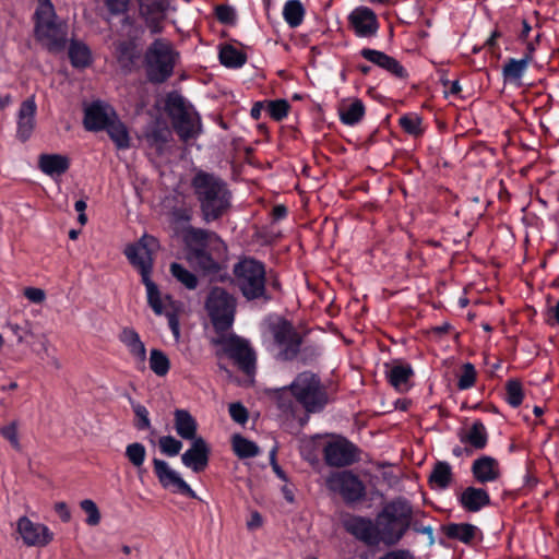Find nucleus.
<instances>
[{"label":"nucleus","instance_id":"obj_1","mask_svg":"<svg viewBox=\"0 0 559 559\" xmlns=\"http://www.w3.org/2000/svg\"><path fill=\"white\" fill-rule=\"evenodd\" d=\"M328 400L325 386L311 371L300 372L289 385L276 390L277 405L285 413H294L295 404L308 413H317L323 409Z\"/></svg>","mask_w":559,"mask_h":559},{"label":"nucleus","instance_id":"obj_2","mask_svg":"<svg viewBox=\"0 0 559 559\" xmlns=\"http://www.w3.org/2000/svg\"><path fill=\"white\" fill-rule=\"evenodd\" d=\"M190 186L205 223L219 219L231 207V192L221 177L199 169L194 173Z\"/></svg>","mask_w":559,"mask_h":559},{"label":"nucleus","instance_id":"obj_3","mask_svg":"<svg viewBox=\"0 0 559 559\" xmlns=\"http://www.w3.org/2000/svg\"><path fill=\"white\" fill-rule=\"evenodd\" d=\"M415 511L411 503L404 499H396L388 503L376 520L378 545L386 546L397 544L413 524Z\"/></svg>","mask_w":559,"mask_h":559},{"label":"nucleus","instance_id":"obj_4","mask_svg":"<svg viewBox=\"0 0 559 559\" xmlns=\"http://www.w3.org/2000/svg\"><path fill=\"white\" fill-rule=\"evenodd\" d=\"M35 35L51 52L61 51L66 46L68 25L57 19L55 8L50 0H37Z\"/></svg>","mask_w":559,"mask_h":559},{"label":"nucleus","instance_id":"obj_5","mask_svg":"<svg viewBox=\"0 0 559 559\" xmlns=\"http://www.w3.org/2000/svg\"><path fill=\"white\" fill-rule=\"evenodd\" d=\"M179 59V53L173 44L164 38H158L151 44L145 62L147 75L152 82L162 83L174 73V68Z\"/></svg>","mask_w":559,"mask_h":559},{"label":"nucleus","instance_id":"obj_6","mask_svg":"<svg viewBox=\"0 0 559 559\" xmlns=\"http://www.w3.org/2000/svg\"><path fill=\"white\" fill-rule=\"evenodd\" d=\"M235 284L248 300L265 294V269L254 259H243L234 266Z\"/></svg>","mask_w":559,"mask_h":559},{"label":"nucleus","instance_id":"obj_7","mask_svg":"<svg viewBox=\"0 0 559 559\" xmlns=\"http://www.w3.org/2000/svg\"><path fill=\"white\" fill-rule=\"evenodd\" d=\"M168 114L174 129L185 142L201 133V120L193 108L187 106L180 96H170L167 100Z\"/></svg>","mask_w":559,"mask_h":559},{"label":"nucleus","instance_id":"obj_8","mask_svg":"<svg viewBox=\"0 0 559 559\" xmlns=\"http://www.w3.org/2000/svg\"><path fill=\"white\" fill-rule=\"evenodd\" d=\"M205 309L215 330L226 331L235 320L236 299L225 289L214 287L206 298Z\"/></svg>","mask_w":559,"mask_h":559},{"label":"nucleus","instance_id":"obj_9","mask_svg":"<svg viewBox=\"0 0 559 559\" xmlns=\"http://www.w3.org/2000/svg\"><path fill=\"white\" fill-rule=\"evenodd\" d=\"M221 347L222 353L234 361V364L247 376L255 372V352L250 343L235 334L222 335L214 340Z\"/></svg>","mask_w":559,"mask_h":559},{"label":"nucleus","instance_id":"obj_10","mask_svg":"<svg viewBox=\"0 0 559 559\" xmlns=\"http://www.w3.org/2000/svg\"><path fill=\"white\" fill-rule=\"evenodd\" d=\"M158 249V241L155 237L143 235L139 241L130 243L124 249V254L130 264L139 271L142 282L151 281L153 269V254Z\"/></svg>","mask_w":559,"mask_h":559},{"label":"nucleus","instance_id":"obj_11","mask_svg":"<svg viewBox=\"0 0 559 559\" xmlns=\"http://www.w3.org/2000/svg\"><path fill=\"white\" fill-rule=\"evenodd\" d=\"M16 532L27 547H45L53 539V533L43 523L21 516L16 522Z\"/></svg>","mask_w":559,"mask_h":559},{"label":"nucleus","instance_id":"obj_12","mask_svg":"<svg viewBox=\"0 0 559 559\" xmlns=\"http://www.w3.org/2000/svg\"><path fill=\"white\" fill-rule=\"evenodd\" d=\"M330 490L338 492L346 501H357L365 492L362 483L350 472H335L326 478Z\"/></svg>","mask_w":559,"mask_h":559},{"label":"nucleus","instance_id":"obj_13","mask_svg":"<svg viewBox=\"0 0 559 559\" xmlns=\"http://www.w3.org/2000/svg\"><path fill=\"white\" fill-rule=\"evenodd\" d=\"M323 454L325 463L335 467L350 465L357 460L354 444L341 437L329 440L323 448Z\"/></svg>","mask_w":559,"mask_h":559},{"label":"nucleus","instance_id":"obj_14","mask_svg":"<svg viewBox=\"0 0 559 559\" xmlns=\"http://www.w3.org/2000/svg\"><path fill=\"white\" fill-rule=\"evenodd\" d=\"M154 473L163 488L174 492H180L190 498H197L195 491L182 479L180 474L173 469L170 465L163 460L153 459Z\"/></svg>","mask_w":559,"mask_h":559},{"label":"nucleus","instance_id":"obj_15","mask_svg":"<svg viewBox=\"0 0 559 559\" xmlns=\"http://www.w3.org/2000/svg\"><path fill=\"white\" fill-rule=\"evenodd\" d=\"M348 23L358 37H373L379 29L378 17L368 7L354 9L348 15Z\"/></svg>","mask_w":559,"mask_h":559},{"label":"nucleus","instance_id":"obj_16","mask_svg":"<svg viewBox=\"0 0 559 559\" xmlns=\"http://www.w3.org/2000/svg\"><path fill=\"white\" fill-rule=\"evenodd\" d=\"M273 334L282 359H293L299 352L300 337L298 333L289 323L282 322L274 328Z\"/></svg>","mask_w":559,"mask_h":559},{"label":"nucleus","instance_id":"obj_17","mask_svg":"<svg viewBox=\"0 0 559 559\" xmlns=\"http://www.w3.org/2000/svg\"><path fill=\"white\" fill-rule=\"evenodd\" d=\"M117 116L111 106L94 102L84 109V127L88 131L104 130Z\"/></svg>","mask_w":559,"mask_h":559},{"label":"nucleus","instance_id":"obj_18","mask_svg":"<svg viewBox=\"0 0 559 559\" xmlns=\"http://www.w3.org/2000/svg\"><path fill=\"white\" fill-rule=\"evenodd\" d=\"M348 533L369 546L378 545L376 522L370 519L354 516L345 521Z\"/></svg>","mask_w":559,"mask_h":559},{"label":"nucleus","instance_id":"obj_19","mask_svg":"<svg viewBox=\"0 0 559 559\" xmlns=\"http://www.w3.org/2000/svg\"><path fill=\"white\" fill-rule=\"evenodd\" d=\"M167 0H142L140 4L141 14L152 33L162 31V22L165 20L168 10Z\"/></svg>","mask_w":559,"mask_h":559},{"label":"nucleus","instance_id":"obj_20","mask_svg":"<svg viewBox=\"0 0 559 559\" xmlns=\"http://www.w3.org/2000/svg\"><path fill=\"white\" fill-rule=\"evenodd\" d=\"M210 449L202 438L194 439L191 447L181 455L182 464L199 473L206 468L209 464Z\"/></svg>","mask_w":559,"mask_h":559},{"label":"nucleus","instance_id":"obj_21","mask_svg":"<svg viewBox=\"0 0 559 559\" xmlns=\"http://www.w3.org/2000/svg\"><path fill=\"white\" fill-rule=\"evenodd\" d=\"M119 341L127 347L129 354L133 357L139 370L145 369L146 348L141 341L139 333L132 328H124L119 334Z\"/></svg>","mask_w":559,"mask_h":559},{"label":"nucleus","instance_id":"obj_22","mask_svg":"<svg viewBox=\"0 0 559 559\" xmlns=\"http://www.w3.org/2000/svg\"><path fill=\"white\" fill-rule=\"evenodd\" d=\"M360 53L366 60L384 69L399 79H404L407 76L406 70L396 59L380 50L364 48Z\"/></svg>","mask_w":559,"mask_h":559},{"label":"nucleus","instance_id":"obj_23","mask_svg":"<svg viewBox=\"0 0 559 559\" xmlns=\"http://www.w3.org/2000/svg\"><path fill=\"white\" fill-rule=\"evenodd\" d=\"M37 106L34 97L25 99L17 114V136L22 141H26L32 135L35 128V115Z\"/></svg>","mask_w":559,"mask_h":559},{"label":"nucleus","instance_id":"obj_24","mask_svg":"<svg viewBox=\"0 0 559 559\" xmlns=\"http://www.w3.org/2000/svg\"><path fill=\"white\" fill-rule=\"evenodd\" d=\"M472 473L480 484L496 481L500 477V466L496 459L484 455L473 462Z\"/></svg>","mask_w":559,"mask_h":559},{"label":"nucleus","instance_id":"obj_25","mask_svg":"<svg viewBox=\"0 0 559 559\" xmlns=\"http://www.w3.org/2000/svg\"><path fill=\"white\" fill-rule=\"evenodd\" d=\"M386 368L390 384L400 392H406L411 388V379L414 376L412 366L406 362L394 361Z\"/></svg>","mask_w":559,"mask_h":559},{"label":"nucleus","instance_id":"obj_26","mask_svg":"<svg viewBox=\"0 0 559 559\" xmlns=\"http://www.w3.org/2000/svg\"><path fill=\"white\" fill-rule=\"evenodd\" d=\"M143 284L146 288L147 302L157 316L178 309L176 301H174L169 295H162L152 280Z\"/></svg>","mask_w":559,"mask_h":559},{"label":"nucleus","instance_id":"obj_27","mask_svg":"<svg viewBox=\"0 0 559 559\" xmlns=\"http://www.w3.org/2000/svg\"><path fill=\"white\" fill-rule=\"evenodd\" d=\"M459 501L466 511L477 512L490 503V497L483 488L467 487L461 492Z\"/></svg>","mask_w":559,"mask_h":559},{"label":"nucleus","instance_id":"obj_28","mask_svg":"<svg viewBox=\"0 0 559 559\" xmlns=\"http://www.w3.org/2000/svg\"><path fill=\"white\" fill-rule=\"evenodd\" d=\"M38 166L44 174L55 177L64 174L69 169L70 160L61 154H41Z\"/></svg>","mask_w":559,"mask_h":559},{"label":"nucleus","instance_id":"obj_29","mask_svg":"<svg viewBox=\"0 0 559 559\" xmlns=\"http://www.w3.org/2000/svg\"><path fill=\"white\" fill-rule=\"evenodd\" d=\"M185 241L189 249L188 252H191L202 249L204 250L214 241H218V237L213 231L190 227L186 230Z\"/></svg>","mask_w":559,"mask_h":559},{"label":"nucleus","instance_id":"obj_30","mask_svg":"<svg viewBox=\"0 0 559 559\" xmlns=\"http://www.w3.org/2000/svg\"><path fill=\"white\" fill-rule=\"evenodd\" d=\"M338 115L344 124L354 126L364 117L365 106L358 98L344 99L340 103Z\"/></svg>","mask_w":559,"mask_h":559},{"label":"nucleus","instance_id":"obj_31","mask_svg":"<svg viewBox=\"0 0 559 559\" xmlns=\"http://www.w3.org/2000/svg\"><path fill=\"white\" fill-rule=\"evenodd\" d=\"M175 429L179 437L185 440L194 441L197 438L198 424L191 414L186 409L175 412Z\"/></svg>","mask_w":559,"mask_h":559},{"label":"nucleus","instance_id":"obj_32","mask_svg":"<svg viewBox=\"0 0 559 559\" xmlns=\"http://www.w3.org/2000/svg\"><path fill=\"white\" fill-rule=\"evenodd\" d=\"M530 62L531 57L528 55H525L522 59L510 58L502 68L504 82L520 84Z\"/></svg>","mask_w":559,"mask_h":559},{"label":"nucleus","instance_id":"obj_33","mask_svg":"<svg viewBox=\"0 0 559 559\" xmlns=\"http://www.w3.org/2000/svg\"><path fill=\"white\" fill-rule=\"evenodd\" d=\"M453 481L452 467L448 462L439 461L433 465L429 476L431 488L444 490Z\"/></svg>","mask_w":559,"mask_h":559},{"label":"nucleus","instance_id":"obj_34","mask_svg":"<svg viewBox=\"0 0 559 559\" xmlns=\"http://www.w3.org/2000/svg\"><path fill=\"white\" fill-rule=\"evenodd\" d=\"M119 150L130 147V135L127 127L118 119V116L104 129Z\"/></svg>","mask_w":559,"mask_h":559},{"label":"nucleus","instance_id":"obj_35","mask_svg":"<svg viewBox=\"0 0 559 559\" xmlns=\"http://www.w3.org/2000/svg\"><path fill=\"white\" fill-rule=\"evenodd\" d=\"M124 455L130 464L136 469L139 478L142 479L145 472L143 467L146 459L145 447L140 442L130 443L126 447Z\"/></svg>","mask_w":559,"mask_h":559},{"label":"nucleus","instance_id":"obj_36","mask_svg":"<svg viewBox=\"0 0 559 559\" xmlns=\"http://www.w3.org/2000/svg\"><path fill=\"white\" fill-rule=\"evenodd\" d=\"M487 431L481 421H475L471 428L462 436L461 441L468 443L475 449H484L487 444Z\"/></svg>","mask_w":559,"mask_h":559},{"label":"nucleus","instance_id":"obj_37","mask_svg":"<svg viewBox=\"0 0 559 559\" xmlns=\"http://www.w3.org/2000/svg\"><path fill=\"white\" fill-rule=\"evenodd\" d=\"M219 61L227 68H240L247 61V56L231 45H224L219 50Z\"/></svg>","mask_w":559,"mask_h":559},{"label":"nucleus","instance_id":"obj_38","mask_svg":"<svg viewBox=\"0 0 559 559\" xmlns=\"http://www.w3.org/2000/svg\"><path fill=\"white\" fill-rule=\"evenodd\" d=\"M283 17L293 28L298 27L305 17V8L299 0H288L283 8Z\"/></svg>","mask_w":559,"mask_h":559},{"label":"nucleus","instance_id":"obj_39","mask_svg":"<svg viewBox=\"0 0 559 559\" xmlns=\"http://www.w3.org/2000/svg\"><path fill=\"white\" fill-rule=\"evenodd\" d=\"M188 261L204 272H214L218 269V264L205 249L188 252Z\"/></svg>","mask_w":559,"mask_h":559},{"label":"nucleus","instance_id":"obj_40","mask_svg":"<svg viewBox=\"0 0 559 559\" xmlns=\"http://www.w3.org/2000/svg\"><path fill=\"white\" fill-rule=\"evenodd\" d=\"M148 364L151 370L158 377L166 376L170 369V361L167 355L157 348L151 349Z\"/></svg>","mask_w":559,"mask_h":559},{"label":"nucleus","instance_id":"obj_41","mask_svg":"<svg viewBox=\"0 0 559 559\" xmlns=\"http://www.w3.org/2000/svg\"><path fill=\"white\" fill-rule=\"evenodd\" d=\"M69 58L76 68H85L91 63V51L81 43L73 41L70 45Z\"/></svg>","mask_w":559,"mask_h":559},{"label":"nucleus","instance_id":"obj_42","mask_svg":"<svg viewBox=\"0 0 559 559\" xmlns=\"http://www.w3.org/2000/svg\"><path fill=\"white\" fill-rule=\"evenodd\" d=\"M233 449L240 459L253 457L259 453V448L254 442L239 435L233 437Z\"/></svg>","mask_w":559,"mask_h":559},{"label":"nucleus","instance_id":"obj_43","mask_svg":"<svg viewBox=\"0 0 559 559\" xmlns=\"http://www.w3.org/2000/svg\"><path fill=\"white\" fill-rule=\"evenodd\" d=\"M476 526L467 523L450 524L447 530L449 537L469 543L476 535Z\"/></svg>","mask_w":559,"mask_h":559},{"label":"nucleus","instance_id":"obj_44","mask_svg":"<svg viewBox=\"0 0 559 559\" xmlns=\"http://www.w3.org/2000/svg\"><path fill=\"white\" fill-rule=\"evenodd\" d=\"M171 275L185 285L188 289H194L198 286V280L193 273L188 271L179 263H171L170 265Z\"/></svg>","mask_w":559,"mask_h":559},{"label":"nucleus","instance_id":"obj_45","mask_svg":"<svg viewBox=\"0 0 559 559\" xmlns=\"http://www.w3.org/2000/svg\"><path fill=\"white\" fill-rule=\"evenodd\" d=\"M215 16L219 23L225 25H235L237 23L236 9L229 4H218L215 7Z\"/></svg>","mask_w":559,"mask_h":559},{"label":"nucleus","instance_id":"obj_46","mask_svg":"<svg viewBox=\"0 0 559 559\" xmlns=\"http://www.w3.org/2000/svg\"><path fill=\"white\" fill-rule=\"evenodd\" d=\"M506 400L512 407H518L523 401V391L520 382L511 380L506 386Z\"/></svg>","mask_w":559,"mask_h":559},{"label":"nucleus","instance_id":"obj_47","mask_svg":"<svg viewBox=\"0 0 559 559\" xmlns=\"http://www.w3.org/2000/svg\"><path fill=\"white\" fill-rule=\"evenodd\" d=\"M476 381V370L475 367L466 362L462 367V371L459 376L457 386L460 390H467L475 384Z\"/></svg>","mask_w":559,"mask_h":559},{"label":"nucleus","instance_id":"obj_48","mask_svg":"<svg viewBox=\"0 0 559 559\" xmlns=\"http://www.w3.org/2000/svg\"><path fill=\"white\" fill-rule=\"evenodd\" d=\"M269 115L276 121L283 120L289 110V104L284 99L271 100L266 103Z\"/></svg>","mask_w":559,"mask_h":559},{"label":"nucleus","instance_id":"obj_49","mask_svg":"<svg viewBox=\"0 0 559 559\" xmlns=\"http://www.w3.org/2000/svg\"><path fill=\"white\" fill-rule=\"evenodd\" d=\"M158 445L160 451L168 456H176L182 449V442L173 436H164L159 438Z\"/></svg>","mask_w":559,"mask_h":559},{"label":"nucleus","instance_id":"obj_50","mask_svg":"<svg viewBox=\"0 0 559 559\" xmlns=\"http://www.w3.org/2000/svg\"><path fill=\"white\" fill-rule=\"evenodd\" d=\"M400 124L405 132L417 136L421 134V119L416 115H406L400 118Z\"/></svg>","mask_w":559,"mask_h":559},{"label":"nucleus","instance_id":"obj_51","mask_svg":"<svg viewBox=\"0 0 559 559\" xmlns=\"http://www.w3.org/2000/svg\"><path fill=\"white\" fill-rule=\"evenodd\" d=\"M81 509L87 514L85 520L86 524L91 526L98 525L100 522V513L96 503L91 499L82 500L80 503Z\"/></svg>","mask_w":559,"mask_h":559},{"label":"nucleus","instance_id":"obj_52","mask_svg":"<svg viewBox=\"0 0 559 559\" xmlns=\"http://www.w3.org/2000/svg\"><path fill=\"white\" fill-rule=\"evenodd\" d=\"M1 436L7 439L11 445L16 450H21V443L19 440V433H17V425L16 423H11L0 429Z\"/></svg>","mask_w":559,"mask_h":559},{"label":"nucleus","instance_id":"obj_53","mask_svg":"<svg viewBox=\"0 0 559 559\" xmlns=\"http://www.w3.org/2000/svg\"><path fill=\"white\" fill-rule=\"evenodd\" d=\"M230 417L239 424H243L248 419L247 409L240 403H231L229 405Z\"/></svg>","mask_w":559,"mask_h":559},{"label":"nucleus","instance_id":"obj_54","mask_svg":"<svg viewBox=\"0 0 559 559\" xmlns=\"http://www.w3.org/2000/svg\"><path fill=\"white\" fill-rule=\"evenodd\" d=\"M24 296L33 304H43L46 299V293L41 288L26 287L24 289Z\"/></svg>","mask_w":559,"mask_h":559},{"label":"nucleus","instance_id":"obj_55","mask_svg":"<svg viewBox=\"0 0 559 559\" xmlns=\"http://www.w3.org/2000/svg\"><path fill=\"white\" fill-rule=\"evenodd\" d=\"M134 413L139 419L136 427L141 430L147 429L151 425L147 409L142 405H136L134 406Z\"/></svg>","mask_w":559,"mask_h":559},{"label":"nucleus","instance_id":"obj_56","mask_svg":"<svg viewBox=\"0 0 559 559\" xmlns=\"http://www.w3.org/2000/svg\"><path fill=\"white\" fill-rule=\"evenodd\" d=\"M129 0H106V7L112 14H122L127 11Z\"/></svg>","mask_w":559,"mask_h":559},{"label":"nucleus","instance_id":"obj_57","mask_svg":"<svg viewBox=\"0 0 559 559\" xmlns=\"http://www.w3.org/2000/svg\"><path fill=\"white\" fill-rule=\"evenodd\" d=\"M8 329L12 332V334L16 337L19 344H22L25 340V335L31 334L29 330H24L17 323L8 322Z\"/></svg>","mask_w":559,"mask_h":559},{"label":"nucleus","instance_id":"obj_58","mask_svg":"<svg viewBox=\"0 0 559 559\" xmlns=\"http://www.w3.org/2000/svg\"><path fill=\"white\" fill-rule=\"evenodd\" d=\"M176 311L177 310H170L168 313H165V316L168 319V325H169L174 336L176 337V340H178L179 335H180V329H179V321L176 316Z\"/></svg>","mask_w":559,"mask_h":559},{"label":"nucleus","instance_id":"obj_59","mask_svg":"<svg viewBox=\"0 0 559 559\" xmlns=\"http://www.w3.org/2000/svg\"><path fill=\"white\" fill-rule=\"evenodd\" d=\"M55 511L63 522H69L71 519V512L64 502H57L55 504Z\"/></svg>","mask_w":559,"mask_h":559},{"label":"nucleus","instance_id":"obj_60","mask_svg":"<svg viewBox=\"0 0 559 559\" xmlns=\"http://www.w3.org/2000/svg\"><path fill=\"white\" fill-rule=\"evenodd\" d=\"M380 559H414V557L408 550H393Z\"/></svg>","mask_w":559,"mask_h":559},{"label":"nucleus","instance_id":"obj_61","mask_svg":"<svg viewBox=\"0 0 559 559\" xmlns=\"http://www.w3.org/2000/svg\"><path fill=\"white\" fill-rule=\"evenodd\" d=\"M548 322L550 324H558L559 325V300L556 302L555 306L549 307L548 309Z\"/></svg>","mask_w":559,"mask_h":559},{"label":"nucleus","instance_id":"obj_62","mask_svg":"<svg viewBox=\"0 0 559 559\" xmlns=\"http://www.w3.org/2000/svg\"><path fill=\"white\" fill-rule=\"evenodd\" d=\"M287 209L284 205H276L272 211V216L274 221H280L286 217Z\"/></svg>","mask_w":559,"mask_h":559},{"label":"nucleus","instance_id":"obj_63","mask_svg":"<svg viewBox=\"0 0 559 559\" xmlns=\"http://www.w3.org/2000/svg\"><path fill=\"white\" fill-rule=\"evenodd\" d=\"M262 524V518L258 512H254L251 514V519L248 522L249 528H255L259 527Z\"/></svg>","mask_w":559,"mask_h":559},{"label":"nucleus","instance_id":"obj_64","mask_svg":"<svg viewBox=\"0 0 559 559\" xmlns=\"http://www.w3.org/2000/svg\"><path fill=\"white\" fill-rule=\"evenodd\" d=\"M264 108L263 104L261 102L255 103L250 111V115L253 119L258 120L261 117V111Z\"/></svg>","mask_w":559,"mask_h":559}]
</instances>
